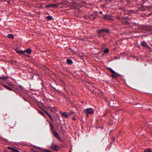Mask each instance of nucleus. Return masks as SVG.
Masks as SVG:
<instances>
[{
    "label": "nucleus",
    "instance_id": "obj_1",
    "mask_svg": "<svg viewBox=\"0 0 152 152\" xmlns=\"http://www.w3.org/2000/svg\"><path fill=\"white\" fill-rule=\"evenodd\" d=\"M83 112L86 114V117L88 118L89 114L93 115L94 113V110L91 108H88L84 110Z\"/></svg>",
    "mask_w": 152,
    "mask_h": 152
},
{
    "label": "nucleus",
    "instance_id": "obj_2",
    "mask_svg": "<svg viewBox=\"0 0 152 152\" xmlns=\"http://www.w3.org/2000/svg\"><path fill=\"white\" fill-rule=\"evenodd\" d=\"M96 32L98 35H101L103 33L105 32L107 34L110 33V30L106 28L99 29V30H97Z\"/></svg>",
    "mask_w": 152,
    "mask_h": 152
},
{
    "label": "nucleus",
    "instance_id": "obj_3",
    "mask_svg": "<svg viewBox=\"0 0 152 152\" xmlns=\"http://www.w3.org/2000/svg\"><path fill=\"white\" fill-rule=\"evenodd\" d=\"M58 7V5L57 4H53L49 5H46L45 7L47 8H49L50 7H53L54 8H56Z\"/></svg>",
    "mask_w": 152,
    "mask_h": 152
},
{
    "label": "nucleus",
    "instance_id": "obj_4",
    "mask_svg": "<svg viewBox=\"0 0 152 152\" xmlns=\"http://www.w3.org/2000/svg\"><path fill=\"white\" fill-rule=\"evenodd\" d=\"M141 45L143 47L146 48L148 49H150V47L149 45L145 42H141Z\"/></svg>",
    "mask_w": 152,
    "mask_h": 152
},
{
    "label": "nucleus",
    "instance_id": "obj_5",
    "mask_svg": "<svg viewBox=\"0 0 152 152\" xmlns=\"http://www.w3.org/2000/svg\"><path fill=\"white\" fill-rule=\"evenodd\" d=\"M112 16L111 15H105L103 17V18L105 20H112V19L111 18Z\"/></svg>",
    "mask_w": 152,
    "mask_h": 152
},
{
    "label": "nucleus",
    "instance_id": "obj_6",
    "mask_svg": "<svg viewBox=\"0 0 152 152\" xmlns=\"http://www.w3.org/2000/svg\"><path fill=\"white\" fill-rule=\"evenodd\" d=\"M50 148L56 151H57L59 149V147L56 144L53 146H50Z\"/></svg>",
    "mask_w": 152,
    "mask_h": 152
},
{
    "label": "nucleus",
    "instance_id": "obj_7",
    "mask_svg": "<svg viewBox=\"0 0 152 152\" xmlns=\"http://www.w3.org/2000/svg\"><path fill=\"white\" fill-rule=\"evenodd\" d=\"M51 87L53 88L52 90L53 92L55 93H59L61 92V91L60 90L56 89L53 86H51Z\"/></svg>",
    "mask_w": 152,
    "mask_h": 152
},
{
    "label": "nucleus",
    "instance_id": "obj_8",
    "mask_svg": "<svg viewBox=\"0 0 152 152\" xmlns=\"http://www.w3.org/2000/svg\"><path fill=\"white\" fill-rule=\"evenodd\" d=\"M17 53L19 54L24 55L25 54V50H16Z\"/></svg>",
    "mask_w": 152,
    "mask_h": 152
},
{
    "label": "nucleus",
    "instance_id": "obj_9",
    "mask_svg": "<svg viewBox=\"0 0 152 152\" xmlns=\"http://www.w3.org/2000/svg\"><path fill=\"white\" fill-rule=\"evenodd\" d=\"M25 50V52H26L28 54H31V53L32 52V50L28 48L26 50Z\"/></svg>",
    "mask_w": 152,
    "mask_h": 152
},
{
    "label": "nucleus",
    "instance_id": "obj_10",
    "mask_svg": "<svg viewBox=\"0 0 152 152\" xmlns=\"http://www.w3.org/2000/svg\"><path fill=\"white\" fill-rule=\"evenodd\" d=\"M62 116L63 117H64L65 118H67L69 116L68 113L67 114L65 112H63L62 114Z\"/></svg>",
    "mask_w": 152,
    "mask_h": 152
},
{
    "label": "nucleus",
    "instance_id": "obj_11",
    "mask_svg": "<svg viewBox=\"0 0 152 152\" xmlns=\"http://www.w3.org/2000/svg\"><path fill=\"white\" fill-rule=\"evenodd\" d=\"M143 28L146 31H150L151 30V28H150V27L147 26H144Z\"/></svg>",
    "mask_w": 152,
    "mask_h": 152
},
{
    "label": "nucleus",
    "instance_id": "obj_12",
    "mask_svg": "<svg viewBox=\"0 0 152 152\" xmlns=\"http://www.w3.org/2000/svg\"><path fill=\"white\" fill-rule=\"evenodd\" d=\"M3 86L4 87H5L7 89L9 90H10V91H13V90L12 88H11L8 86L7 85H5V84H3Z\"/></svg>",
    "mask_w": 152,
    "mask_h": 152
},
{
    "label": "nucleus",
    "instance_id": "obj_13",
    "mask_svg": "<svg viewBox=\"0 0 152 152\" xmlns=\"http://www.w3.org/2000/svg\"><path fill=\"white\" fill-rule=\"evenodd\" d=\"M107 69L110 71L113 74H115L116 73V72H115L112 69H111L110 67L107 68Z\"/></svg>",
    "mask_w": 152,
    "mask_h": 152
},
{
    "label": "nucleus",
    "instance_id": "obj_14",
    "mask_svg": "<svg viewBox=\"0 0 152 152\" xmlns=\"http://www.w3.org/2000/svg\"><path fill=\"white\" fill-rule=\"evenodd\" d=\"M107 69L110 71L113 74H115L116 73V72H115L112 69H111L110 67L107 68Z\"/></svg>",
    "mask_w": 152,
    "mask_h": 152
},
{
    "label": "nucleus",
    "instance_id": "obj_15",
    "mask_svg": "<svg viewBox=\"0 0 152 152\" xmlns=\"http://www.w3.org/2000/svg\"><path fill=\"white\" fill-rule=\"evenodd\" d=\"M7 37L8 38L11 39H13L14 38V35L13 34H8L7 35Z\"/></svg>",
    "mask_w": 152,
    "mask_h": 152
},
{
    "label": "nucleus",
    "instance_id": "obj_16",
    "mask_svg": "<svg viewBox=\"0 0 152 152\" xmlns=\"http://www.w3.org/2000/svg\"><path fill=\"white\" fill-rule=\"evenodd\" d=\"M53 133L54 134V136L56 137L57 138L59 136L58 133L53 131Z\"/></svg>",
    "mask_w": 152,
    "mask_h": 152
},
{
    "label": "nucleus",
    "instance_id": "obj_17",
    "mask_svg": "<svg viewBox=\"0 0 152 152\" xmlns=\"http://www.w3.org/2000/svg\"><path fill=\"white\" fill-rule=\"evenodd\" d=\"M66 61L67 63L69 64H72L73 63L72 60L69 59H67Z\"/></svg>",
    "mask_w": 152,
    "mask_h": 152
},
{
    "label": "nucleus",
    "instance_id": "obj_18",
    "mask_svg": "<svg viewBox=\"0 0 152 152\" xmlns=\"http://www.w3.org/2000/svg\"><path fill=\"white\" fill-rule=\"evenodd\" d=\"M8 77H6L5 76H3L2 77H0V79H2L4 80H6L7 79H8Z\"/></svg>",
    "mask_w": 152,
    "mask_h": 152
},
{
    "label": "nucleus",
    "instance_id": "obj_19",
    "mask_svg": "<svg viewBox=\"0 0 152 152\" xmlns=\"http://www.w3.org/2000/svg\"><path fill=\"white\" fill-rule=\"evenodd\" d=\"M53 18V17L51 16H48L46 17V19L48 20H51Z\"/></svg>",
    "mask_w": 152,
    "mask_h": 152
},
{
    "label": "nucleus",
    "instance_id": "obj_20",
    "mask_svg": "<svg viewBox=\"0 0 152 152\" xmlns=\"http://www.w3.org/2000/svg\"><path fill=\"white\" fill-rule=\"evenodd\" d=\"M144 152H152V151L151 148H148L145 150Z\"/></svg>",
    "mask_w": 152,
    "mask_h": 152
},
{
    "label": "nucleus",
    "instance_id": "obj_21",
    "mask_svg": "<svg viewBox=\"0 0 152 152\" xmlns=\"http://www.w3.org/2000/svg\"><path fill=\"white\" fill-rule=\"evenodd\" d=\"M109 52V49L108 48H107L105 49L104 50V54H107Z\"/></svg>",
    "mask_w": 152,
    "mask_h": 152
},
{
    "label": "nucleus",
    "instance_id": "obj_22",
    "mask_svg": "<svg viewBox=\"0 0 152 152\" xmlns=\"http://www.w3.org/2000/svg\"><path fill=\"white\" fill-rule=\"evenodd\" d=\"M75 113V112L74 111H73V110H71L68 113V114L69 116Z\"/></svg>",
    "mask_w": 152,
    "mask_h": 152
},
{
    "label": "nucleus",
    "instance_id": "obj_23",
    "mask_svg": "<svg viewBox=\"0 0 152 152\" xmlns=\"http://www.w3.org/2000/svg\"><path fill=\"white\" fill-rule=\"evenodd\" d=\"M7 148L9 149L12 150L13 151H16L17 150L13 148L10 146L7 147Z\"/></svg>",
    "mask_w": 152,
    "mask_h": 152
},
{
    "label": "nucleus",
    "instance_id": "obj_24",
    "mask_svg": "<svg viewBox=\"0 0 152 152\" xmlns=\"http://www.w3.org/2000/svg\"><path fill=\"white\" fill-rule=\"evenodd\" d=\"M55 145V142L54 140H53L50 146H53Z\"/></svg>",
    "mask_w": 152,
    "mask_h": 152
},
{
    "label": "nucleus",
    "instance_id": "obj_25",
    "mask_svg": "<svg viewBox=\"0 0 152 152\" xmlns=\"http://www.w3.org/2000/svg\"><path fill=\"white\" fill-rule=\"evenodd\" d=\"M49 124H50V129L51 130H52L53 129V125L52 124L50 123L49 121Z\"/></svg>",
    "mask_w": 152,
    "mask_h": 152
},
{
    "label": "nucleus",
    "instance_id": "obj_26",
    "mask_svg": "<svg viewBox=\"0 0 152 152\" xmlns=\"http://www.w3.org/2000/svg\"><path fill=\"white\" fill-rule=\"evenodd\" d=\"M39 113L41 114V115H42V116H44V117H45V115L44 114V113H43V112L41 111H39Z\"/></svg>",
    "mask_w": 152,
    "mask_h": 152
},
{
    "label": "nucleus",
    "instance_id": "obj_27",
    "mask_svg": "<svg viewBox=\"0 0 152 152\" xmlns=\"http://www.w3.org/2000/svg\"><path fill=\"white\" fill-rule=\"evenodd\" d=\"M110 76L112 77H113L114 78H116L117 77V76L116 75H111Z\"/></svg>",
    "mask_w": 152,
    "mask_h": 152
},
{
    "label": "nucleus",
    "instance_id": "obj_28",
    "mask_svg": "<svg viewBox=\"0 0 152 152\" xmlns=\"http://www.w3.org/2000/svg\"><path fill=\"white\" fill-rule=\"evenodd\" d=\"M57 138L58 139V140L61 141V142H63V141L62 140L61 138L59 136H58V137Z\"/></svg>",
    "mask_w": 152,
    "mask_h": 152
},
{
    "label": "nucleus",
    "instance_id": "obj_29",
    "mask_svg": "<svg viewBox=\"0 0 152 152\" xmlns=\"http://www.w3.org/2000/svg\"><path fill=\"white\" fill-rule=\"evenodd\" d=\"M42 110L45 113V114H46L47 115H48L49 114V113H48V112H47L46 110Z\"/></svg>",
    "mask_w": 152,
    "mask_h": 152
},
{
    "label": "nucleus",
    "instance_id": "obj_30",
    "mask_svg": "<svg viewBox=\"0 0 152 152\" xmlns=\"http://www.w3.org/2000/svg\"><path fill=\"white\" fill-rule=\"evenodd\" d=\"M47 115H48V117L50 118V119H52V117L49 114V113Z\"/></svg>",
    "mask_w": 152,
    "mask_h": 152
},
{
    "label": "nucleus",
    "instance_id": "obj_31",
    "mask_svg": "<svg viewBox=\"0 0 152 152\" xmlns=\"http://www.w3.org/2000/svg\"><path fill=\"white\" fill-rule=\"evenodd\" d=\"M106 36V34H103L102 35V36H101L102 37H104Z\"/></svg>",
    "mask_w": 152,
    "mask_h": 152
},
{
    "label": "nucleus",
    "instance_id": "obj_32",
    "mask_svg": "<svg viewBox=\"0 0 152 152\" xmlns=\"http://www.w3.org/2000/svg\"><path fill=\"white\" fill-rule=\"evenodd\" d=\"M115 74H116V75H117V77H118V76H121V75H120V74H118V73H116Z\"/></svg>",
    "mask_w": 152,
    "mask_h": 152
},
{
    "label": "nucleus",
    "instance_id": "obj_33",
    "mask_svg": "<svg viewBox=\"0 0 152 152\" xmlns=\"http://www.w3.org/2000/svg\"><path fill=\"white\" fill-rule=\"evenodd\" d=\"M72 119L74 121H75L76 120L75 118L74 117H72Z\"/></svg>",
    "mask_w": 152,
    "mask_h": 152
},
{
    "label": "nucleus",
    "instance_id": "obj_34",
    "mask_svg": "<svg viewBox=\"0 0 152 152\" xmlns=\"http://www.w3.org/2000/svg\"><path fill=\"white\" fill-rule=\"evenodd\" d=\"M8 4H11L10 1H7Z\"/></svg>",
    "mask_w": 152,
    "mask_h": 152
},
{
    "label": "nucleus",
    "instance_id": "obj_35",
    "mask_svg": "<svg viewBox=\"0 0 152 152\" xmlns=\"http://www.w3.org/2000/svg\"><path fill=\"white\" fill-rule=\"evenodd\" d=\"M126 23L127 25H129V22L128 21H126Z\"/></svg>",
    "mask_w": 152,
    "mask_h": 152
},
{
    "label": "nucleus",
    "instance_id": "obj_36",
    "mask_svg": "<svg viewBox=\"0 0 152 152\" xmlns=\"http://www.w3.org/2000/svg\"><path fill=\"white\" fill-rule=\"evenodd\" d=\"M46 152H52L51 151H49L48 150H46L45 151Z\"/></svg>",
    "mask_w": 152,
    "mask_h": 152
},
{
    "label": "nucleus",
    "instance_id": "obj_37",
    "mask_svg": "<svg viewBox=\"0 0 152 152\" xmlns=\"http://www.w3.org/2000/svg\"><path fill=\"white\" fill-rule=\"evenodd\" d=\"M99 12L100 14H102V12L101 11H100Z\"/></svg>",
    "mask_w": 152,
    "mask_h": 152
},
{
    "label": "nucleus",
    "instance_id": "obj_38",
    "mask_svg": "<svg viewBox=\"0 0 152 152\" xmlns=\"http://www.w3.org/2000/svg\"><path fill=\"white\" fill-rule=\"evenodd\" d=\"M60 113L61 114V115H62V113H62L61 111H60Z\"/></svg>",
    "mask_w": 152,
    "mask_h": 152
},
{
    "label": "nucleus",
    "instance_id": "obj_39",
    "mask_svg": "<svg viewBox=\"0 0 152 152\" xmlns=\"http://www.w3.org/2000/svg\"><path fill=\"white\" fill-rule=\"evenodd\" d=\"M51 121H52L53 122H54V120H53V118L52 119H51Z\"/></svg>",
    "mask_w": 152,
    "mask_h": 152
},
{
    "label": "nucleus",
    "instance_id": "obj_40",
    "mask_svg": "<svg viewBox=\"0 0 152 152\" xmlns=\"http://www.w3.org/2000/svg\"><path fill=\"white\" fill-rule=\"evenodd\" d=\"M61 123V121H60V123H58V125H60V123Z\"/></svg>",
    "mask_w": 152,
    "mask_h": 152
},
{
    "label": "nucleus",
    "instance_id": "obj_41",
    "mask_svg": "<svg viewBox=\"0 0 152 152\" xmlns=\"http://www.w3.org/2000/svg\"><path fill=\"white\" fill-rule=\"evenodd\" d=\"M9 152H16V151H13L12 152V151H10Z\"/></svg>",
    "mask_w": 152,
    "mask_h": 152
},
{
    "label": "nucleus",
    "instance_id": "obj_42",
    "mask_svg": "<svg viewBox=\"0 0 152 152\" xmlns=\"http://www.w3.org/2000/svg\"><path fill=\"white\" fill-rule=\"evenodd\" d=\"M16 152H20L19 151H18V150H17V151H16Z\"/></svg>",
    "mask_w": 152,
    "mask_h": 152
},
{
    "label": "nucleus",
    "instance_id": "obj_43",
    "mask_svg": "<svg viewBox=\"0 0 152 152\" xmlns=\"http://www.w3.org/2000/svg\"><path fill=\"white\" fill-rule=\"evenodd\" d=\"M27 56H29L28 55H27Z\"/></svg>",
    "mask_w": 152,
    "mask_h": 152
},
{
    "label": "nucleus",
    "instance_id": "obj_44",
    "mask_svg": "<svg viewBox=\"0 0 152 152\" xmlns=\"http://www.w3.org/2000/svg\"><path fill=\"white\" fill-rule=\"evenodd\" d=\"M144 7L143 5H142V7Z\"/></svg>",
    "mask_w": 152,
    "mask_h": 152
},
{
    "label": "nucleus",
    "instance_id": "obj_45",
    "mask_svg": "<svg viewBox=\"0 0 152 152\" xmlns=\"http://www.w3.org/2000/svg\"><path fill=\"white\" fill-rule=\"evenodd\" d=\"M15 62H17V61H15Z\"/></svg>",
    "mask_w": 152,
    "mask_h": 152
},
{
    "label": "nucleus",
    "instance_id": "obj_46",
    "mask_svg": "<svg viewBox=\"0 0 152 152\" xmlns=\"http://www.w3.org/2000/svg\"><path fill=\"white\" fill-rule=\"evenodd\" d=\"M61 127L62 128V126H61Z\"/></svg>",
    "mask_w": 152,
    "mask_h": 152
}]
</instances>
